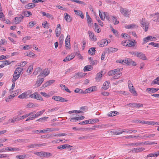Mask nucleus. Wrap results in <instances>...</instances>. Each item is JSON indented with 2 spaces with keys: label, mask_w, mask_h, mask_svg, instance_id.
Here are the masks:
<instances>
[{
  "label": "nucleus",
  "mask_w": 159,
  "mask_h": 159,
  "mask_svg": "<svg viewBox=\"0 0 159 159\" xmlns=\"http://www.w3.org/2000/svg\"><path fill=\"white\" fill-rule=\"evenodd\" d=\"M140 24L141 27L143 28L144 31H147L148 29L149 23L144 18H143L140 21Z\"/></svg>",
  "instance_id": "f257e3e1"
},
{
  "label": "nucleus",
  "mask_w": 159,
  "mask_h": 159,
  "mask_svg": "<svg viewBox=\"0 0 159 159\" xmlns=\"http://www.w3.org/2000/svg\"><path fill=\"white\" fill-rule=\"evenodd\" d=\"M131 54L134 55V56L139 57V58L145 60L147 58L144 54L140 52H130Z\"/></svg>",
  "instance_id": "f03ea898"
},
{
  "label": "nucleus",
  "mask_w": 159,
  "mask_h": 159,
  "mask_svg": "<svg viewBox=\"0 0 159 159\" xmlns=\"http://www.w3.org/2000/svg\"><path fill=\"white\" fill-rule=\"evenodd\" d=\"M34 154L38 156L44 157H47L52 155V154L50 153H48L43 151L34 152Z\"/></svg>",
  "instance_id": "7ed1b4c3"
},
{
  "label": "nucleus",
  "mask_w": 159,
  "mask_h": 159,
  "mask_svg": "<svg viewBox=\"0 0 159 159\" xmlns=\"http://www.w3.org/2000/svg\"><path fill=\"white\" fill-rule=\"evenodd\" d=\"M99 16L102 20H104L105 17L108 20H110V18H111V16H109L107 12H104L102 14L99 10Z\"/></svg>",
  "instance_id": "20e7f679"
},
{
  "label": "nucleus",
  "mask_w": 159,
  "mask_h": 159,
  "mask_svg": "<svg viewBox=\"0 0 159 159\" xmlns=\"http://www.w3.org/2000/svg\"><path fill=\"white\" fill-rule=\"evenodd\" d=\"M149 18H152L153 21L157 22H159V13L158 12L151 14L149 15Z\"/></svg>",
  "instance_id": "39448f33"
},
{
  "label": "nucleus",
  "mask_w": 159,
  "mask_h": 159,
  "mask_svg": "<svg viewBox=\"0 0 159 159\" xmlns=\"http://www.w3.org/2000/svg\"><path fill=\"white\" fill-rule=\"evenodd\" d=\"M52 99L55 101H59L60 102H65L68 101L67 100L59 96H52Z\"/></svg>",
  "instance_id": "423d86ee"
},
{
  "label": "nucleus",
  "mask_w": 159,
  "mask_h": 159,
  "mask_svg": "<svg viewBox=\"0 0 159 159\" xmlns=\"http://www.w3.org/2000/svg\"><path fill=\"white\" fill-rule=\"evenodd\" d=\"M18 116H16L12 117V118L10 119L8 121L5 123V124H7L9 123H14L16 121H19Z\"/></svg>",
  "instance_id": "0eeeda50"
},
{
  "label": "nucleus",
  "mask_w": 159,
  "mask_h": 159,
  "mask_svg": "<svg viewBox=\"0 0 159 159\" xmlns=\"http://www.w3.org/2000/svg\"><path fill=\"white\" fill-rule=\"evenodd\" d=\"M45 143H43L42 144L34 143L29 145L27 146V147L29 148H35L37 147H40L42 146H45Z\"/></svg>",
  "instance_id": "6e6552de"
},
{
  "label": "nucleus",
  "mask_w": 159,
  "mask_h": 159,
  "mask_svg": "<svg viewBox=\"0 0 159 159\" xmlns=\"http://www.w3.org/2000/svg\"><path fill=\"white\" fill-rule=\"evenodd\" d=\"M24 18V16L21 15L20 17H16L15 18L14 20L13 21V23L15 24H19L21 22V20Z\"/></svg>",
  "instance_id": "1a4fd4ad"
},
{
  "label": "nucleus",
  "mask_w": 159,
  "mask_h": 159,
  "mask_svg": "<svg viewBox=\"0 0 159 159\" xmlns=\"http://www.w3.org/2000/svg\"><path fill=\"white\" fill-rule=\"evenodd\" d=\"M88 32L89 35V38L91 40L93 41H96V37L94 35V33L93 32L89 31Z\"/></svg>",
  "instance_id": "9d476101"
},
{
  "label": "nucleus",
  "mask_w": 159,
  "mask_h": 159,
  "mask_svg": "<svg viewBox=\"0 0 159 159\" xmlns=\"http://www.w3.org/2000/svg\"><path fill=\"white\" fill-rule=\"evenodd\" d=\"M109 43L108 40L106 39L102 40L99 43V46L101 47H103L107 45Z\"/></svg>",
  "instance_id": "9b49d317"
},
{
  "label": "nucleus",
  "mask_w": 159,
  "mask_h": 159,
  "mask_svg": "<svg viewBox=\"0 0 159 159\" xmlns=\"http://www.w3.org/2000/svg\"><path fill=\"white\" fill-rule=\"evenodd\" d=\"M44 79L43 78H38L37 80L36 83L35 84L34 86L35 88L39 87L43 82Z\"/></svg>",
  "instance_id": "f8f14e48"
},
{
  "label": "nucleus",
  "mask_w": 159,
  "mask_h": 159,
  "mask_svg": "<svg viewBox=\"0 0 159 159\" xmlns=\"http://www.w3.org/2000/svg\"><path fill=\"white\" fill-rule=\"evenodd\" d=\"M5 150H6V152H13L14 151H19L20 150L19 148L16 147H7L5 148Z\"/></svg>",
  "instance_id": "ddd939ff"
},
{
  "label": "nucleus",
  "mask_w": 159,
  "mask_h": 159,
  "mask_svg": "<svg viewBox=\"0 0 159 159\" xmlns=\"http://www.w3.org/2000/svg\"><path fill=\"white\" fill-rule=\"evenodd\" d=\"M159 89L148 88H147L146 90L149 94H151L156 92L159 90Z\"/></svg>",
  "instance_id": "4468645a"
},
{
  "label": "nucleus",
  "mask_w": 159,
  "mask_h": 159,
  "mask_svg": "<svg viewBox=\"0 0 159 159\" xmlns=\"http://www.w3.org/2000/svg\"><path fill=\"white\" fill-rule=\"evenodd\" d=\"M55 82L54 80H49L45 83L44 84H43L42 86L41 87V88H44L47 87L48 86H49L51 84H53V83H54Z\"/></svg>",
  "instance_id": "2eb2a0df"
},
{
  "label": "nucleus",
  "mask_w": 159,
  "mask_h": 159,
  "mask_svg": "<svg viewBox=\"0 0 159 159\" xmlns=\"http://www.w3.org/2000/svg\"><path fill=\"white\" fill-rule=\"evenodd\" d=\"M75 57L74 53H72L70 55L67 56L63 60L64 61H70L73 59Z\"/></svg>",
  "instance_id": "dca6fc26"
},
{
  "label": "nucleus",
  "mask_w": 159,
  "mask_h": 159,
  "mask_svg": "<svg viewBox=\"0 0 159 159\" xmlns=\"http://www.w3.org/2000/svg\"><path fill=\"white\" fill-rule=\"evenodd\" d=\"M20 74L15 71L13 75V78L12 79V81L13 83L15 82L19 78Z\"/></svg>",
  "instance_id": "f3484780"
},
{
  "label": "nucleus",
  "mask_w": 159,
  "mask_h": 159,
  "mask_svg": "<svg viewBox=\"0 0 159 159\" xmlns=\"http://www.w3.org/2000/svg\"><path fill=\"white\" fill-rule=\"evenodd\" d=\"M120 11L125 16H128V14L129 11L127 9L121 8L120 9Z\"/></svg>",
  "instance_id": "a211bd4d"
},
{
  "label": "nucleus",
  "mask_w": 159,
  "mask_h": 159,
  "mask_svg": "<svg viewBox=\"0 0 159 159\" xmlns=\"http://www.w3.org/2000/svg\"><path fill=\"white\" fill-rule=\"evenodd\" d=\"M109 87L110 82L108 81H106L104 83L102 87V88L105 90H107L108 89Z\"/></svg>",
  "instance_id": "6ab92c4d"
},
{
  "label": "nucleus",
  "mask_w": 159,
  "mask_h": 159,
  "mask_svg": "<svg viewBox=\"0 0 159 159\" xmlns=\"http://www.w3.org/2000/svg\"><path fill=\"white\" fill-rule=\"evenodd\" d=\"M127 64L128 65H132V66H135L136 65V63L133 61L131 59L129 58L127 59Z\"/></svg>",
  "instance_id": "aec40b11"
},
{
  "label": "nucleus",
  "mask_w": 159,
  "mask_h": 159,
  "mask_svg": "<svg viewBox=\"0 0 159 159\" xmlns=\"http://www.w3.org/2000/svg\"><path fill=\"white\" fill-rule=\"evenodd\" d=\"M74 11L75 12V13L76 15L80 16L82 19L84 18V15L81 11L80 10H74Z\"/></svg>",
  "instance_id": "412c9836"
},
{
  "label": "nucleus",
  "mask_w": 159,
  "mask_h": 159,
  "mask_svg": "<svg viewBox=\"0 0 159 159\" xmlns=\"http://www.w3.org/2000/svg\"><path fill=\"white\" fill-rule=\"evenodd\" d=\"M50 72V71L48 69H45L43 72H41L39 75H44V77H45L48 75Z\"/></svg>",
  "instance_id": "4be33fe9"
},
{
  "label": "nucleus",
  "mask_w": 159,
  "mask_h": 159,
  "mask_svg": "<svg viewBox=\"0 0 159 159\" xmlns=\"http://www.w3.org/2000/svg\"><path fill=\"white\" fill-rule=\"evenodd\" d=\"M71 147V146L68 144H64L58 146L57 148L59 149H61L65 148H69Z\"/></svg>",
  "instance_id": "5701e85b"
},
{
  "label": "nucleus",
  "mask_w": 159,
  "mask_h": 159,
  "mask_svg": "<svg viewBox=\"0 0 159 159\" xmlns=\"http://www.w3.org/2000/svg\"><path fill=\"white\" fill-rule=\"evenodd\" d=\"M28 94L27 92H24L18 96V98L20 99H24L28 98Z\"/></svg>",
  "instance_id": "b1692460"
},
{
  "label": "nucleus",
  "mask_w": 159,
  "mask_h": 159,
  "mask_svg": "<svg viewBox=\"0 0 159 159\" xmlns=\"http://www.w3.org/2000/svg\"><path fill=\"white\" fill-rule=\"evenodd\" d=\"M118 49L116 48L112 47L109 48H108L107 51L109 53H110L114 52L117 51Z\"/></svg>",
  "instance_id": "393cba45"
},
{
  "label": "nucleus",
  "mask_w": 159,
  "mask_h": 159,
  "mask_svg": "<svg viewBox=\"0 0 159 159\" xmlns=\"http://www.w3.org/2000/svg\"><path fill=\"white\" fill-rule=\"evenodd\" d=\"M45 132H50L52 131H58L59 130L58 129H56L54 128H50L46 129Z\"/></svg>",
  "instance_id": "a878e982"
},
{
  "label": "nucleus",
  "mask_w": 159,
  "mask_h": 159,
  "mask_svg": "<svg viewBox=\"0 0 159 159\" xmlns=\"http://www.w3.org/2000/svg\"><path fill=\"white\" fill-rule=\"evenodd\" d=\"M65 16V19L68 22H69L71 21V19H70V16L67 14L66 13H65L64 14Z\"/></svg>",
  "instance_id": "bb28decb"
},
{
  "label": "nucleus",
  "mask_w": 159,
  "mask_h": 159,
  "mask_svg": "<svg viewBox=\"0 0 159 159\" xmlns=\"http://www.w3.org/2000/svg\"><path fill=\"white\" fill-rule=\"evenodd\" d=\"M92 68L93 67L91 65H87L84 67V71H90L92 69Z\"/></svg>",
  "instance_id": "cd10ccee"
},
{
  "label": "nucleus",
  "mask_w": 159,
  "mask_h": 159,
  "mask_svg": "<svg viewBox=\"0 0 159 159\" xmlns=\"http://www.w3.org/2000/svg\"><path fill=\"white\" fill-rule=\"evenodd\" d=\"M60 86L63 90H65L66 91L69 93H70L71 92L67 87L65 85L62 84H60Z\"/></svg>",
  "instance_id": "c85d7f7f"
},
{
  "label": "nucleus",
  "mask_w": 159,
  "mask_h": 159,
  "mask_svg": "<svg viewBox=\"0 0 159 159\" xmlns=\"http://www.w3.org/2000/svg\"><path fill=\"white\" fill-rule=\"evenodd\" d=\"M95 48H91L88 50V52L89 54L93 55L95 54Z\"/></svg>",
  "instance_id": "c756f323"
},
{
  "label": "nucleus",
  "mask_w": 159,
  "mask_h": 159,
  "mask_svg": "<svg viewBox=\"0 0 159 159\" xmlns=\"http://www.w3.org/2000/svg\"><path fill=\"white\" fill-rule=\"evenodd\" d=\"M127 59L124 60H119L116 61V62L118 63H121L122 64H127Z\"/></svg>",
  "instance_id": "7c9ffc66"
},
{
  "label": "nucleus",
  "mask_w": 159,
  "mask_h": 159,
  "mask_svg": "<svg viewBox=\"0 0 159 159\" xmlns=\"http://www.w3.org/2000/svg\"><path fill=\"white\" fill-rule=\"evenodd\" d=\"M34 98L39 100L41 101H43V99L42 97L37 92H36Z\"/></svg>",
  "instance_id": "2f4dec72"
},
{
  "label": "nucleus",
  "mask_w": 159,
  "mask_h": 159,
  "mask_svg": "<svg viewBox=\"0 0 159 159\" xmlns=\"http://www.w3.org/2000/svg\"><path fill=\"white\" fill-rule=\"evenodd\" d=\"M113 22L115 25H117L119 23V21L117 20L116 17L114 16H111Z\"/></svg>",
  "instance_id": "473e14b6"
},
{
  "label": "nucleus",
  "mask_w": 159,
  "mask_h": 159,
  "mask_svg": "<svg viewBox=\"0 0 159 159\" xmlns=\"http://www.w3.org/2000/svg\"><path fill=\"white\" fill-rule=\"evenodd\" d=\"M136 25H135L133 24L131 25H126L125 26V28L126 29H133L135 27Z\"/></svg>",
  "instance_id": "72a5a7b5"
},
{
  "label": "nucleus",
  "mask_w": 159,
  "mask_h": 159,
  "mask_svg": "<svg viewBox=\"0 0 159 159\" xmlns=\"http://www.w3.org/2000/svg\"><path fill=\"white\" fill-rule=\"evenodd\" d=\"M145 149L144 148H134L133 151H134L135 152H140L141 151H143V150H144Z\"/></svg>",
  "instance_id": "f704fd0d"
},
{
  "label": "nucleus",
  "mask_w": 159,
  "mask_h": 159,
  "mask_svg": "<svg viewBox=\"0 0 159 159\" xmlns=\"http://www.w3.org/2000/svg\"><path fill=\"white\" fill-rule=\"evenodd\" d=\"M85 75L84 73H79L75 75V78H81Z\"/></svg>",
  "instance_id": "c9c22d12"
},
{
  "label": "nucleus",
  "mask_w": 159,
  "mask_h": 159,
  "mask_svg": "<svg viewBox=\"0 0 159 159\" xmlns=\"http://www.w3.org/2000/svg\"><path fill=\"white\" fill-rule=\"evenodd\" d=\"M35 6V5L33 3H29L28 4L26 5V7L27 8L29 9V8H33Z\"/></svg>",
  "instance_id": "e433bc0d"
},
{
  "label": "nucleus",
  "mask_w": 159,
  "mask_h": 159,
  "mask_svg": "<svg viewBox=\"0 0 159 159\" xmlns=\"http://www.w3.org/2000/svg\"><path fill=\"white\" fill-rule=\"evenodd\" d=\"M41 69L39 67H38L36 68L33 73V74L35 75H36L38 72H40L41 71Z\"/></svg>",
  "instance_id": "4c0bfd02"
},
{
  "label": "nucleus",
  "mask_w": 159,
  "mask_h": 159,
  "mask_svg": "<svg viewBox=\"0 0 159 159\" xmlns=\"http://www.w3.org/2000/svg\"><path fill=\"white\" fill-rule=\"evenodd\" d=\"M55 32L56 36L58 37L61 34V29L56 28Z\"/></svg>",
  "instance_id": "58836bf2"
},
{
  "label": "nucleus",
  "mask_w": 159,
  "mask_h": 159,
  "mask_svg": "<svg viewBox=\"0 0 159 159\" xmlns=\"http://www.w3.org/2000/svg\"><path fill=\"white\" fill-rule=\"evenodd\" d=\"M94 30L95 31L97 32V33H99L101 31V30L98 28V26L97 25V23H95L94 24Z\"/></svg>",
  "instance_id": "ea45409f"
},
{
  "label": "nucleus",
  "mask_w": 159,
  "mask_h": 159,
  "mask_svg": "<svg viewBox=\"0 0 159 159\" xmlns=\"http://www.w3.org/2000/svg\"><path fill=\"white\" fill-rule=\"evenodd\" d=\"M118 113V112L116 111H111V112L109 113L108 116H116V115H117Z\"/></svg>",
  "instance_id": "a19ab883"
},
{
  "label": "nucleus",
  "mask_w": 159,
  "mask_h": 159,
  "mask_svg": "<svg viewBox=\"0 0 159 159\" xmlns=\"http://www.w3.org/2000/svg\"><path fill=\"white\" fill-rule=\"evenodd\" d=\"M26 157V155L25 154L23 155H19L16 156V158L17 159H24Z\"/></svg>",
  "instance_id": "79ce46f5"
},
{
  "label": "nucleus",
  "mask_w": 159,
  "mask_h": 159,
  "mask_svg": "<svg viewBox=\"0 0 159 159\" xmlns=\"http://www.w3.org/2000/svg\"><path fill=\"white\" fill-rule=\"evenodd\" d=\"M64 39V35L63 34H61V35L60 36L59 38V43H60V45H62L63 43V41Z\"/></svg>",
  "instance_id": "37998d69"
},
{
  "label": "nucleus",
  "mask_w": 159,
  "mask_h": 159,
  "mask_svg": "<svg viewBox=\"0 0 159 159\" xmlns=\"http://www.w3.org/2000/svg\"><path fill=\"white\" fill-rule=\"evenodd\" d=\"M91 121L90 120H84L82 122L79 123V124L80 125H85L87 124H90L91 123Z\"/></svg>",
  "instance_id": "c03bdc74"
},
{
  "label": "nucleus",
  "mask_w": 159,
  "mask_h": 159,
  "mask_svg": "<svg viewBox=\"0 0 159 159\" xmlns=\"http://www.w3.org/2000/svg\"><path fill=\"white\" fill-rule=\"evenodd\" d=\"M23 70V68H22L18 67L16 68L15 71L20 74Z\"/></svg>",
  "instance_id": "a18cd8bd"
},
{
  "label": "nucleus",
  "mask_w": 159,
  "mask_h": 159,
  "mask_svg": "<svg viewBox=\"0 0 159 159\" xmlns=\"http://www.w3.org/2000/svg\"><path fill=\"white\" fill-rule=\"evenodd\" d=\"M74 91L75 93H84V91L82 89L79 88H76L75 89Z\"/></svg>",
  "instance_id": "49530a36"
},
{
  "label": "nucleus",
  "mask_w": 159,
  "mask_h": 159,
  "mask_svg": "<svg viewBox=\"0 0 159 159\" xmlns=\"http://www.w3.org/2000/svg\"><path fill=\"white\" fill-rule=\"evenodd\" d=\"M59 108L58 107H56L54 108H53L51 109H49L48 110V112H51L54 111H57L59 109Z\"/></svg>",
  "instance_id": "de8ad7c7"
},
{
  "label": "nucleus",
  "mask_w": 159,
  "mask_h": 159,
  "mask_svg": "<svg viewBox=\"0 0 159 159\" xmlns=\"http://www.w3.org/2000/svg\"><path fill=\"white\" fill-rule=\"evenodd\" d=\"M23 14L26 17H29L32 15L31 12L29 11H25L23 13Z\"/></svg>",
  "instance_id": "09e8293b"
},
{
  "label": "nucleus",
  "mask_w": 159,
  "mask_h": 159,
  "mask_svg": "<svg viewBox=\"0 0 159 159\" xmlns=\"http://www.w3.org/2000/svg\"><path fill=\"white\" fill-rule=\"evenodd\" d=\"M37 106V105L34 104L32 103H30L27 105V107L28 108H30Z\"/></svg>",
  "instance_id": "8fccbe9b"
},
{
  "label": "nucleus",
  "mask_w": 159,
  "mask_h": 159,
  "mask_svg": "<svg viewBox=\"0 0 159 159\" xmlns=\"http://www.w3.org/2000/svg\"><path fill=\"white\" fill-rule=\"evenodd\" d=\"M129 91L130 92L134 95L136 96L137 95V93L136 91L135 90L134 88H133V89H129Z\"/></svg>",
  "instance_id": "3c124183"
},
{
  "label": "nucleus",
  "mask_w": 159,
  "mask_h": 159,
  "mask_svg": "<svg viewBox=\"0 0 159 159\" xmlns=\"http://www.w3.org/2000/svg\"><path fill=\"white\" fill-rule=\"evenodd\" d=\"M44 111L45 110H43L37 112V113L35 114V116H36L37 117L40 116V115H41L42 114H43V113Z\"/></svg>",
  "instance_id": "603ef678"
},
{
  "label": "nucleus",
  "mask_w": 159,
  "mask_h": 159,
  "mask_svg": "<svg viewBox=\"0 0 159 159\" xmlns=\"http://www.w3.org/2000/svg\"><path fill=\"white\" fill-rule=\"evenodd\" d=\"M116 135L120 134L122 133V132L121 131L120 129H118L117 130L115 131L114 132Z\"/></svg>",
  "instance_id": "864d4df0"
},
{
  "label": "nucleus",
  "mask_w": 159,
  "mask_h": 159,
  "mask_svg": "<svg viewBox=\"0 0 159 159\" xmlns=\"http://www.w3.org/2000/svg\"><path fill=\"white\" fill-rule=\"evenodd\" d=\"M31 38V37L30 36H26L23 38L22 41L24 43H25L26 40H30Z\"/></svg>",
  "instance_id": "5fc2aeb1"
},
{
  "label": "nucleus",
  "mask_w": 159,
  "mask_h": 159,
  "mask_svg": "<svg viewBox=\"0 0 159 159\" xmlns=\"http://www.w3.org/2000/svg\"><path fill=\"white\" fill-rule=\"evenodd\" d=\"M2 62L4 65V66L9 65L11 64V62L7 60L2 61Z\"/></svg>",
  "instance_id": "6e6d98bb"
},
{
  "label": "nucleus",
  "mask_w": 159,
  "mask_h": 159,
  "mask_svg": "<svg viewBox=\"0 0 159 159\" xmlns=\"http://www.w3.org/2000/svg\"><path fill=\"white\" fill-rule=\"evenodd\" d=\"M152 83L154 84H159V77L155 79L152 82Z\"/></svg>",
  "instance_id": "4d7b16f0"
},
{
  "label": "nucleus",
  "mask_w": 159,
  "mask_h": 159,
  "mask_svg": "<svg viewBox=\"0 0 159 159\" xmlns=\"http://www.w3.org/2000/svg\"><path fill=\"white\" fill-rule=\"evenodd\" d=\"M128 46L129 47L133 46L135 45L134 42L132 41L129 40V42H128Z\"/></svg>",
  "instance_id": "13d9d810"
},
{
  "label": "nucleus",
  "mask_w": 159,
  "mask_h": 159,
  "mask_svg": "<svg viewBox=\"0 0 159 159\" xmlns=\"http://www.w3.org/2000/svg\"><path fill=\"white\" fill-rule=\"evenodd\" d=\"M80 119L76 118L75 117H73L71 118L70 119V121L71 122H76L78 120H79V119Z\"/></svg>",
  "instance_id": "bf43d9fd"
},
{
  "label": "nucleus",
  "mask_w": 159,
  "mask_h": 159,
  "mask_svg": "<svg viewBox=\"0 0 159 159\" xmlns=\"http://www.w3.org/2000/svg\"><path fill=\"white\" fill-rule=\"evenodd\" d=\"M33 66L32 65H30L28 69H27V72L28 73H30L33 70Z\"/></svg>",
  "instance_id": "052dcab7"
},
{
  "label": "nucleus",
  "mask_w": 159,
  "mask_h": 159,
  "mask_svg": "<svg viewBox=\"0 0 159 159\" xmlns=\"http://www.w3.org/2000/svg\"><path fill=\"white\" fill-rule=\"evenodd\" d=\"M102 75L101 72H99L96 75V79L97 80L99 79V78H101L102 77Z\"/></svg>",
  "instance_id": "680f3d73"
},
{
  "label": "nucleus",
  "mask_w": 159,
  "mask_h": 159,
  "mask_svg": "<svg viewBox=\"0 0 159 159\" xmlns=\"http://www.w3.org/2000/svg\"><path fill=\"white\" fill-rule=\"evenodd\" d=\"M89 138V136H81L79 137L78 139L80 140H83L84 139H87Z\"/></svg>",
  "instance_id": "e2e57ef3"
},
{
  "label": "nucleus",
  "mask_w": 159,
  "mask_h": 159,
  "mask_svg": "<svg viewBox=\"0 0 159 159\" xmlns=\"http://www.w3.org/2000/svg\"><path fill=\"white\" fill-rule=\"evenodd\" d=\"M155 135V134H147V136H146V138H150L152 137H153Z\"/></svg>",
  "instance_id": "0e129e2a"
},
{
  "label": "nucleus",
  "mask_w": 159,
  "mask_h": 159,
  "mask_svg": "<svg viewBox=\"0 0 159 159\" xmlns=\"http://www.w3.org/2000/svg\"><path fill=\"white\" fill-rule=\"evenodd\" d=\"M149 38L148 37H146L144 38L143 39V44H144L147 42H148V41L149 40V39H148V38Z\"/></svg>",
  "instance_id": "69168bd1"
},
{
  "label": "nucleus",
  "mask_w": 159,
  "mask_h": 159,
  "mask_svg": "<svg viewBox=\"0 0 159 159\" xmlns=\"http://www.w3.org/2000/svg\"><path fill=\"white\" fill-rule=\"evenodd\" d=\"M92 92L91 88V87H90L89 88L86 89L85 91H84V94H86L87 93H90Z\"/></svg>",
  "instance_id": "338daca9"
},
{
  "label": "nucleus",
  "mask_w": 159,
  "mask_h": 159,
  "mask_svg": "<svg viewBox=\"0 0 159 159\" xmlns=\"http://www.w3.org/2000/svg\"><path fill=\"white\" fill-rule=\"evenodd\" d=\"M47 18H50L51 19H53V16L52 15H51L49 13H47L45 16Z\"/></svg>",
  "instance_id": "774afa93"
}]
</instances>
